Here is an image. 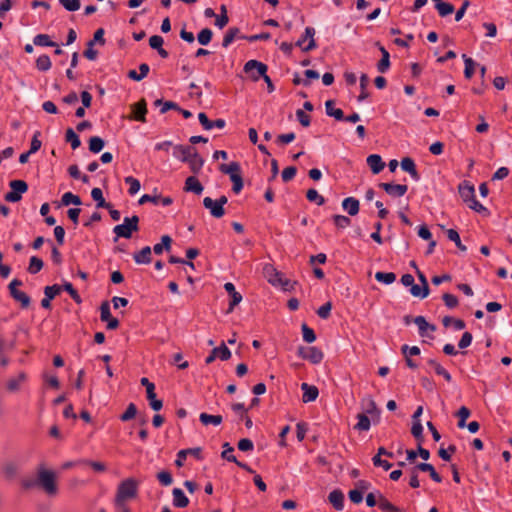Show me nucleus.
Segmentation results:
<instances>
[{
  "mask_svg": "<svg viewBox=\"0 0 512 512\" xmlns=\"http://www.w3.org/2000/svg\"><path fill=\"white\" fill-rule=\"evenodd\" d=\"M55 479L56 474L53 471L40 466L37 471L36 480H24L23 486L29 489L37 485L41 487L48 495H55L58 490Z\"/></svg>",
  "mask_w": 512,
  "mask_h": 512,
  "instance_id": "nucleus-1",
  "label": "nucleus"
},
{
  "mask_svg": "<svg viewBox=\"0 0 512 512\" xmlns=\"http://www.w3.org/2000/svg\"><path fill=\"white\" fill-rule=\"evenodd\" d=\"M267 69L266 64L257 60H249L244 65V71L249 74L250 78L253 81H258L262 77L267 84L268 92L272 93L275 90V86L271 78L267 75Z\"/></svg>",
  "mask_w": 512,
  "mask_h": 512,
  "instance_id": "nucleus-2",
  "label": "nucleus"
},
{
  "mask_svg": "<svg viewBox=\"0 0 512 512\" xmlns=\"http://www.w3.org/2000/svg\"><path fill=\"white\" fill-rule=\"evenodd\" d=\"M138 483L133 478H127L123 480L117 488L114 504L122 505L123 502H127L134 499L137 496Z\"/></svg>",
  "mask_w": 512,
  "mask_h": 512,
  "instance_id": "nucleus-3",
  "label": "nucleus"
},
{
  "mask_svg": "<svg viewBox=\"0 0 512 512\" xmlns=\"http://www.w3.org/2000/svg\"><path fill=\"white\" fill-rule=\"evenodd\" d=\"M139 218L134 215L132 217H125L122 224L116 225L113 228V232L117 238L122 237L129 239L134 231L139 229L138 227Z\"/></svg>",
  "mask_w": 512,
  "mask_h": 512,
  "instance_id": "nucleus-4",
  "label": "nucleus"
},
{
  "mask_svg": "<svg viewBox=\"0 0 512 512\" xmlns=\"http://www.w3.org/2000/svg\"><path fill=\"white\" fill-rule=\"evenodd\" d=\"M418 471H430V477L437 483L442 481L441 476L436 472L434 467L429 463H419L410 470L409 484L412 488H418L420 482L418 480Z\"/></svg>",
  "mask_w": 512,
  "mask_h": 512,
  "instance_id": "nucleus-5",
  "label": "nucleus"
},
{
  "mask_svg": "<svg viewBox=\"0 0 512 512\" xmlns=\"http://www.w3.org/2000/svg\"><path fill=\"white\" fill-rule=\"evenodd\" d=\"M9 186L11 191L5 195V200L12 203L20 201L21 195L28 190V185L23 180H12Z\"/></svg>",
  "mask_w": 512,
  "mask_h": 512,
  "instance_id": "nucleus-6",
  "label": "nucleus"
},
{
  "mask_svg": "<svg viewBox=\"0 0 512 512\" xmlns=\"http://www.w3.org/2000/svg\"><path fill=\"white\" fill-rule=\"evenodd\" d=\"M315 33L316 31L313 27H306L304 34L296 41L295 46L299 47L303 52H308L315 49Z\"/></svg>",
  "mask_w": 512,
  "mask_h": 512,
  "instance_id": "nucleus-7",
  "label": "nucleus"
},
{
  "mask_svg": "<svg viewBox=\"0 0 512 512\" xmlns=\"http://www.w3.org/2000/svg\"><path fill=\"white\" fill-rule=\"evenodd\" d=\"M141 384L146 387L147 399L149 400V405L154 411H159L163 407L162 400L156 398L155 394V386L152 382H150L147 378L141 379Z\"/></svg>",
  "mask_w": 512,
  "mask_h": 512,
  "instance_id": "nucleus-8",
  "label": "nucleus"
},
{
  "mask_svg": "<svg viewBox=\"0 0 512 512\" xmlns=\"http://www.w3.org/2000/svg\"><path fill=\"white\" fill-rule=\"evenodd\" d=\"M299 356L303 359L310 361L312 364H319L323 358V352L315 346L301 347L298 352Z\"/></svg>",
  "mask_w": 512,
  "mask_h": 512,
  "instance_id": "nucleus-9",
  "label": "nucleus"
},
{
  "mask_svg": "<svg viewBox=\"0 0 512 512\" xmlns=\"http://www.w3.org/2000/svg\"><path fill=\"white\" fill-rule=\"evenodd\" d=\"M413 323L418 327V333L421 337L432 338V333L436 331V326L426 321L424 316H416Z\"/></svg>",
  "mask_w": 512,
  "mask_h": 512,
  "instance_id": "nucleus-10",
  "label": "nucleus"
},
{
  "mask_svg": "<svg viewBox=\"0 0 512 512\" xmlns=\"http://www.w3.org/2000/svg\"><path fill=\"white\" fill-rule=\"evenodd\" d=\"M231 357V351L227 346L222 343L219 347L214 348L211 354L205 359L206 364L212 363L216 358L222 361L228 360Z\"/></svg>",
  "mask_w": 512,
  "mask_h": 512,
  "instance_id": "nucleus-11",
  "label": "nucleus"
},
{
  "mask_svg": "<svg viewBox=\"0 0 512 512\" xmlns=\"http://www.w3.org/2000/svg\"><path fill=\"white\" fill-rule=\"evenodd\" d=\"M61 289L62 287L57 284L46 286L44 289L45 297L41 300V306L45 309H49L51 307V300L60 293Z\"/></svg>",
  "mask_w": 512,
  "mask_h": 512,
  "instance_id": "nucleus-12",
  "label": "nucleus"
},
{
  "mask_svg": "<svg viewBox=\"0 0 512 512\" xmlns=\"http://www.w3.org/2000/svg\"><path fill=\"white\" fill-rule=\"evenodd\" d=\"M380 187L392 197H402L408 190L407 185L404 184L381 183Z\"/></svg>",
  "mask_w": 512,
  "mask_h": 512,
  "instance_id": "nucleus-13",
  "label": "nucleus"
},
{
  "mask_svg": "<svg viewBox=\"0 0 512 512\" xmlns=\"http://www.w3.org/2000/svg\"><path fill=\"white\" fill-rule=\"evenodd\" d=\"M203 205L206 209L210 211V214L215 218H221L225 214L224 207H221L220 203H217L210 197H205L203 199Z\"/></svg>",
  "mask_w": 512,
  "mask_h": 512,
  "instance_id": "nucleus-14",
  "label": "nucleus"
},
{
  "mask_svg": "<svg viewBox=\"0 0 512 512\" xmlns=\"http://www.w3.org/2000/svg\"><path fill=\"white\" fill-rule=\"evenodd\" d=\"M147 202H152L156 205L169 206L172 203V199L170 197H161L160 195L144 194L138 200L140 205H143Z\"/></svg>",
  "mask_w": 512,
  "mask_h": 512,
  "instance_id": "nucleus-15",
  "label": "nucleus"
},
{
  "mask_svg": "<svg viewBox=\"0 0 512 512\" xmlns=\"http://www.w3.org/2000/svg\"><path fill=\"white\" fill-rule=\"evenodd\" d=\"M301 390L303 392L302 401L304 403L315 401L319 395V390L316 386L305 382L301 384Z\"/></svg>",
  "mask_w": 512,
  "mask_h": 512,
  "instance_id": "nucleus-16",
  "label": "nucleus"
},
{
  "mask_svg": "<svg viewBox=\"0 0 512 512\" xmlns=\"http://www.w3.org/2000/svg\"><path fill=\"white\" fill-rule=\"evenodd\" d=\"M196 148L193 146L176 145L173 148V156L181 162H187Z\"/></svg>",
  "mask_w": 512,
  "mask_h": 512,
  "instance_id": "nucleus-17",
  "label": "nucleus"
},
{
  "mask_svg": "<svg viewBox=\"0 0 512 512\" xmlns=\"http://www.w3.org/2000/svg\"><path fill=\"white\" fill-rule=\"evenodd\" d=\"M198 119H199V122L201 123V125L206 130H211L213 128L222 129L226 125V122L224 119H217L215 121L209 120L207 115L203 112L198 114Z\"/></svg>",
  "mask_w": 512,
  "mask_h": 512,
  "instance_id": "nucleus-18",
  "label": "nucleus"
},
{
  "mask_svg": "<svg viewBox=\"0 0 512 512\" xmlns=\"http://www.w3.org/2000/svg\"><path fill=\"white\" fill-rule=\"evenodd\" d=\"M193 455L194 457L200 459L201 458V448H189V449H183L180 450L177 453V458L175 460V465L177 467H182L184 465V461L186 459L187 455Z\"/></svg>",
  "mask_w": 512,
  "mask_h": 512,
  "instance_id": "nucleus-19",
  "label": "nucleus"
},
{
  "mask_svg": "<svg viewBox=\"0 0 512 512\" xmlns=\"http://www.w3.org/2000/svg\"><path fill=\"white\" fill-rule=\"evenodd\" d=\"M342 208L345 210L350 216H355L359 212L360 203L354 197H347L342 201Z\"/></svg>",
  "mask_w": 512,
  "mask_h": 512,
  "instance_id": "nucleus-20",
  "label": "nucleus"
},
{
  "mask_svg": "<svg viewBox=\"0 0 512 512\" xmlns=\"http://www.w3.org/2000/svg\"><path fill=\"white\" fill-rule=\"evenodd\" d=\"M328 500L331 505L337 510L342 511L344 508V494L336 489L329 493Z\"/></svg>",
  "mask_w": 512,
  "mask_h": 512,
  "instance_id": "nucleus-21",
  "label": "nucleus"
},
{
  "mask_svg": "<svg viewBox=\"0 0 512 512\" xmlns=\"http://www.w3.org/2000/svg\"><path fill=\"white\" fill-rule=\"evenodd\" d=\"M367 164L374 174L380 173L385 166V163L382 161L381 156L378 154L369 155L367 157Z\"/></svg>",
  "mask_w": 512,
  "mask_h": 512,
  "instance_id": "nucleus-22",
  "label": "nucleus"
},
{
  "mask_svg": "<svg viewBox=\"0 0 512 512\" xmlns=\"http://www.w3.org/2000/svg\"><path fill=\"white\" fill-rule=\"evenodd\" d=\"M191 171L195 174L199 173L204 165V159L199 155L197 150H194V153L189 157V159L186 162Z\"/></svg>",
  "mask_w": 512,
  "mask_h": 512,
  "instance_id": "nucleus-23",
  "label": "nucleus"
},
{
  "mask_svg": "<svg viewBox=\"0 0 512 512\" xmlns=\"http://www.w3.org/2000/svg\"><path fill=\"white\" fill-rule=\"evenodd\" d=\"M401 168L410 174V176L415 180V181H418L420 179V176L416 170V166H415V163L414 161L409 158V157H405L402 159L401 161Z\"/></svg>",
  "mask_w": 512,
  "mask_h": 512,
  "instance_id": "nucleus-24",
  "label": "nucleus"
},
{
  "mask_svg": "<svg viewBox=\"0 0 512 512\" xmlns=\"http://www.w3.org/2000/svg\"><path fill=\"white\" fill-rule=\"evenodd\" d=\"M173 505L178 508H184L189 504V499L180 488H174L172 491Z\"/></svg>",
  "mask_w": 512,
  "mask_h": 512,
  "instance_id": "nucleus-25",
  "label": "nucleus"
},
{
  "mask_svg": "<svg viewBox=\"0 0 512 512\" xmlns=\"http://www.w3.org/2000/svg\"><path fill=\"white\" fill-rule=\"evenodd\" d=\"M185 190L200 195L203 192V186L194 176H190L185 181Z\"/></svg>",
  "mask_w": 512,
  "mask_h": 512,
  "instance_id": "nucleus-26",
  "label": "nucleus"
},
{
  "mask_svg": "<svg viewBox=\"0 0 512 512\" xmlns=\"http://www.w3.org/2000/svg\"><path fill=\"white\" fill-rule=\"evenodd\" d=\"M133 259L137 264H149L151 262V248L149 246L143 247L133 255Z\"/></svg>",
  "mask_w": 512,
  "mask_h": 512,
  "instance_id": "nucleus-27",
  "label": "nucleus"
},
{
  "mask_svg": "<svg viewBox=\"0 0 512 512\" xmlns=\"http://www.w3.org/2000/svg\"><path fill=\"white\" fill-rule=\"evenodd\" d=\"M133 117L137 121L145 122V115L147 113L146 103L144 100L139 101L138 103L132 106Z\"/></svg>",
  "mask_w": 512,
  "mask_h": 512,
  "instance_id": "nucleus-28",
  "label": "nucleus"
},
{
  "mask_svg": "<svg viewBox=\"0 0 512 512\" xmlns=\"http://www.w3.org/2000/svg\"><path fill=\"white\" fill-rule=\"evenodd\" d=\"M326 114L330 117H334L338 121L344 120V113L341 109L334 107V102L328 100L325 103Z\"/></svg>",
  "mask_w": 512,
  "mask_h": 512,
  "instance_id": "nucleus-29",
  "label": "nucleus"
},
{
  "mask_svg": "<svg viewBox=\"0 0 512 512\" xmlns=\"http://www.w3.org/2000/svg\"><path fill=\"white\" fill-rule=\"evenodd\" d=\"M149 70H150L149 65L146 63H142L139 66L140 73H137L135 70H130L128 72V77L134 81L139 82L148 75Z\"/></svg>",
  "mask_w": 512,
  "mask_h": 512,
  "instance_id": "nucleus-30",
  "label": "nucleus"
},
{
  "mask_svg": "<svg viewBox=\"0 0 512 512\" xmlns=\"http://www.w3.org/2000/svg\"><path fill=\"white\" fill-rule=\"evenodd\" d=\"M199 420L203 425H214L218 426L222 423V416L221 415H211L207 413H201L199 416Z\"/></svg>",
  "mask_w": 512,
  "mask_h": 512,
  "instance_id": "nucleus-31",
  "label": "nucleus"
},
{
  "mask_svg": "<svg viewBox=\"0 0 512 512\" xmlns=\"http://www.w3.org/2000/svg\"><path fill=\"white\" fill-rule=\"evenodd\" d=\"M380 51L382 58L377 64V69L380 73H385L390 67V55L389 52L382 46L380 47Z\"/></svg>",
  "mask_w": 512,
  "mask_h": 512,
  "instance_id": "nucleus-32",
  "label": "nucleus"
},
{
  "mask_svg": "<svg viewBox=\"0 0 512 512\" xmlns=\"http://www.w3.org/2000/svg\"><path fill=\"white\" fill-rule=\"evenodd\" d=\"M91 197L94 201H96L97 208H110V204L105 201L102 190L100 188H93L91 191Z\"/></svg>",
  "mask_w": 512,
  "mask_h": 512,
  "instance_id": "nucleus-33",
  "label": "nucleus"
},
{
  "mask_svg": "<svg viewBox=\"0 0 512 512\" xmlns=\"http://www.w3.org/2000/svg\"><path fill=\"white\" fill-rule=\"evenodd\" d=\"M428 364L431 365L435 371V373L439 376H442L446 381H451V374L436 360L429 359Z\"/></svg>",
  "mask_w": 512,
  "mask_h": 512,
  "instance_id": "nucleus-34",
  "label": "nucleus"
},
{
  "mask_svg": "<svg viewBox=\"0 0 512 512\" xmlns=\"http://www.w3.org/2000/svg\"><path fill=\"white\" fill-rule=\"evenodd\" d=\"M172 239L168 235H164L161 238V243H157L153 247V251L155 254L160 255L164 250H170Z\"/></svg>",
  "mask_w": 512,
  "mask_h": 512,
  "instance_id": "nucleus-35",
  "label": "nucleus"
},
{
  "mask_svg": "<svg viewBox=\"0 0 512 512\" xmlns=\"http://www.w3.org/2000/svg\"><path fill=\"white\" fill-rule=\"evenodd\" d=\"M459 193L463 201L467 204L475 197V190L471 185H460Z\"/></svg>",
  "mask_w": 512,
  "mask_h": 512,
  "instance_id": "nucleus-36",
  "label": "nucleus"
},
{
  "mask_svg": "<svg viewBox=\"0 0 512 512\" xmlns=\"http://www.w3.org/2000/svg\"><path fill=\"white\" fill-rule=\"evenodd\" d=\"M379 508L384 512H400V509L389 502L382 494L378 495Z\"/></svg>",
  "mask_w": 512,
  "mask_h": 512,
  "instance_id": "nucleus-37",
  "label": "nucleus"
},
{
  "mask_svg": "<svg viewBox=\"0 0 512 512\" xmlns=\"http://www.w3.org/2000/svg\"><path fill=\"white\" fill-rule=\"evenodd\" d=\"M33 44L41 47H54L56 43L47 34H38L33 38Z\"/></svg>",
  "mask_w": 512,
  "mask_h": 512,
  "instance_id": "nucleus-38",
  "label": "nucleus"
},
{
  "mask_svg": "<svg viewBox=\"0 0 512 512\" xmlns=\"http://www.w3.org/2000/svg\"><path fill=\"white\" fill-rule=\"evenodd\" d=\"M462 58L465 64L464 75L467 79H470L474 74V70L477 64L472 58L465 54L462 55Z\"/></svg>",
  "mask_w": 512,
  "mask_h": 512,
  "instance_id": "nucleus-39",
  "label": "nucleus"
},
{
  "mask_svg": "<svg viewBox=\"0 0 512 512\" xmlns=\"http://www.w3.org/2000/svg\"><path fill=\"white\" fill-rule=\"evenodd\" d=\"M409 292L414 297H418L420 299H424V298H426L429 295V287H423L422 285L420 286V285H417V284L414 283L410 287Z\"/></svg>",
  "mask_w": 512,
  "mask_h": 512,
  "instance_id": "nucleus-40",
  "label": "nucleus"
},
{
  "mask_svg": "<svg viewBox=\"0 0 512 512\" xmlns=\"http://www.w3.org/2000/svg\"><path fill=\"white\" fill-rule=\"evenodd\" d=\"M375 279L378 282L390 285L396 280V275L393 272H376Z\"/></svg>",
  "mask_w": 512,
  "mask_h": 512,
  "instance_id": "nucleus-41",
  "label": "nucleus"
},
{
  "mask_svg": "<svg viewBox=\"0 0 512 512\" xmlns=\"http://www.w3.org/2000/svg\"><path fill=\"white\" fill-rule=\"evenodd\" d=\"M65 139L71 144L72 149H77L81 145L79 136L75 133L72 128H68L66 131Z\"/></svg>",
  "mask_w": 512,
  "mask_h": 512,
  "instance_id": "nucleus-42",
  "label": "nucleus"
},
{
  "mask_svg": "<svg viewBox=\"0 0 512 512\" xmlns=\"http://www.w3.org/2000/svg\"><path fill=\"white\" fill-rule=\"evenodd\" d=\"M213 37V32L209 28L202 29L197 35V41L199 44L206 46L208 45Z\"/></svg>",
  "mask_w": 512,
  "mask_h": 512,
  "instance_id": "nucleus-43",
  "label": "nucleus"
},
{
  "mask_svg": "<svg viewBox=\"0 0 512 512\" xmlns=\"http://www.w3.org/2000/svg\"><path fill=\"white\" fill-rule=\"evenodd\" d=\"M52 66L51 60L48 55H40L36 60V67L39 71L46 72Z\"/></svg>",
  "mask_w": 512,
  "mask_h": 512,
  "instance_id": "nucleus-44",
  "label": "nucleus"
},
{
  "mask_svg": "<svg viewBox=\"0 0 512 512\" xmlns=\"http://www.w3.org/2000/svg\"><path fill=\"white\" fill-rule=\"evenodd\" d=\"M105 142L98 136H93L89 140V150L92 153H99L104 148Z\"/></svg>",
  "mask_w": 512,
  "mask_h": 512,
  "instance_id": "nucleus-45",
  "label": "nucleus"
},
{
  "mask_svg": "<svg viewBox=\"0 0 512 512\" xmlns=\"http://www.w3.org/2000/svg\"><path fill=\"white\" fill-rule=\"evenodd\" d=\"M239 32L240 30L238 28H229L224 35L222 46L224 48L229 47L231 43L235 40V38L238 36Z\"/></svg>",
  "mask_w": 512,
  "mask_h": 512,
  "instance_id": "nucleus-46",
  "label": "nucleus"
},
{
  "mask_svg": "<svg viewBox=\"0 0 512 512\" xmlns=\"http://www.w3.org/2000/svg\"><path fill=\"white\" fill-rule=\"evenodd\" d=\"M220 171L224 174H228L232 176L233 174H237L241 172L240 165L237 162H231L230 164H222L220 165Z\"/></svg>",
  "mask_w": 512,
  "mask_h": 512,
  "instance_id": "nucleus-47",
  "label": "nucleus"
},
{
  "mask_svg": "<svg viewBox=\"0 0 512 512\" xmlns=\"http://www.w3.org/2000/svg\"><path fill=\"white\" fill-rule=\"evenodd\" d=\"M61 201H62V204L65 205V206H68V205H71V204L78 206V205L81 204L80 197L77 196V195H74L71 192L64 193L63 196H62Z\"/></svg>",
  "mask_w": 512,
  "mask_h": 512,
  "instance_id": "nucleus-48",
  "label": "nucleus"
},
{
  "mask_svg": "<svg viewBox=\"0 0 512 512\" xmlns=\"http://www.w3.org/2000/svg\"><path fill=\"white\" fill-rule=\"evenodd\" d=\"M447 237L450 241L454 242L455 245L461 250L466 251L467 248L462 244L459 233L454 229L447 230Z\"/></svg>",
  "mask_w": 512,
  "mask_h": 512,
  "instance_id": "nucleus-49",
  "label": "nucleus"
},
{
  "mask_svg": "<svg viewBox=\"0 0 512 512\" xmlns=\"http://www.w3.org/2000/svg\"><path fill=\"white\" fill-rule=\"evenodd\" d=\"M358 422L355 425V429L359 431H368L371 426L370 419L365 414H359L357 416Z\"/></svg>",
  "mask_w": 512,
  "mask_h": 512,
  "instance_id": "nucleus-50",
  "label": "nucleus"
},
{
  "mask_svg": "<svg viewBox=\"0 0 512 512\" xmlns=\"http://www.w3.org/2000/svg\"><path fill=\"white\" fill-rule=\"evenodd\" d=\"M306 197L310 202H315L317 205L321 206L325 203V199L321 196L316 189H309L306 193Z\"/></svg>",
  "mask_w": 512,
  "mask_h": 512,
  "instance_id": "nucleus-51",
  "label": "nucleus"
},
{
  "mask_svg": "<svg viewBox=\"0 0 512 512\" xmlns=\"http://www.w3.org/2000/svg\"><path fill=\"white\" fill-rule=\"evenodd\" d=\"M436 9L441 17H445L454 12V6L447 2L437 3Z\"/></svg>",
  "mask_w": 512,
  "mask_h": 512,
  "instance_id": "nucleus-52",
  "label": "nucleus"
},
{
  "mask_svg": "<svg viewBox=\"0 0 512 512\" xmlns=\"http://www.w3.org/2000/svg\"><path fill=\"white\" fill-rule=\"evenodd\" d=\"M42 268H43V261L40 258L36 257V256H32L30 258L29 267H28L29 273L36 274Z\"/></svg>",
  "mask_w": 512,
  "mask_h": 512,
  "instance_id": "nucleus-53",
  "label": "nucleus"
},
{
  "mask_svg": "<svg viewBox=\"0 0 512 512\" xmlns=\"http://www.w3.org/2000/svg\"><path fill=\"white\" fill-rule=\"evenodd\" d=\"M125 182L129 185L128 192L130 195H135L139 192V190L141 188L139 180H137L136 178H134L132 176H127L125 178Z\"/></svg>",
  "mask_w": 512,
  "mask_h": 512,
  "instance_id": "nucleus-54",
  "label": "nucleus"
},
{
  "mask_svg": "<svg viewBox=\"0 0 512 512\" xmlns=\"http://www.w3.org/2000/svg\"><path fill=\"white\" fill-rule=\"evenodd\" d=\"M12 298L19 302L23 308H27L30 305V297L23 291L13 292Z\"/></svg>",
  "mask_w": 512,
  "mask_h": 512,
  "instance_id": "nucleus-55",
  "label": "nucleus"
},
{
  "mask_svg": "<svg viewBox=\"0 0 512 512\" xmlns=\"http://www.w3.org/2000/svg\"><path fill=\"white\" fill-rule=\"evenodd\" d=\"M154 104H155V106H161L160 112L162 114L166 113L170 109H175V110L179 109L178 105L176 103L172 102V101H165L164 102L161 99H157L154 102Z\"/></svg>",
  "mask_w": 512,
  "mask_h": 512,
  "instance_id": "nucleus-56",
  "label": "nucleus"
},
{
  "mask_svg": "<svg viewBox=\"0 0 512 512\" xmlns=\"http://www.w3.org/2000/svg\"><path fill=\"white\" fill-rule=\"evenodd\" d=\"M59 3L69 12H74L80 9V0H59Z\"/></svg>",
  "mask_w": 512,
  "mask_h": 512,
  "instance_id": "nucleus-57",
  "label": "nucleus"
},
{
  "mask_svg": "<svg viewBox=\"0 0 512 512\" xmlns=\"http://www.w3.org/2000/svg\"><path fill=\"white\" fill-rule=\"evenodd\" d=\"M368 81H369V78H368V76L366 74H362L360 76V89H361V93L358 96V101L359 102H362L363 100H365L368 97V93L366 91V86L368 84Z\"/></svg>",
  "mask_w": 512,
  "mask_h": 512,
  "instance_id": "nucleus-58",
  "label": "nucleus"
},
{
  "mask_svg": "<svg viewBox=\"0 0 512 512\" xmlns=\"http://www.w3.org/2000/svg\"><path fill=\"white\" fill-rule=\"evenodd\" d=\"M26 379L25 373H20L16 378L10 379L8 381L7 387L11 391L18 390L20 384Z\"/></svg>",
  "mask_w": 512,
  "mask_h": 512,
  "instance_id": "nucleus-59",
  "label": "nucleus"
},
{
  "mask_svg": "<svg viewBox=\"0 0 512 512\" xmlns=\"http://www.w3.org/2000/svg\"><path fill=\"white\" fill-rule=\"evenodd\" d=\"M333 222L340 229H344L351 224L350 218L344 215H334Z\"/></svg>",
  "mask_w": 512,
  "mask_h": 512,
  "instance_id": "nucleus-60",
  "label": "nucleus"
},
{
  "mask_svg": "<svg viewBox=\"0 0 512 512\" xmlns=\"http://www.w3.org/2000/svg\"><path fill=\"white\" fill-rule=\"evenodd\" d=\"M302 336L303 340L307 343H313L316 340L315 332L306 324L302 325Z\"/></svg>",
  "mask_w": 512,
  "mask_h": 512,
  "instance_id": "nucleus-61",
  "label": "nucleus"
},
{
  "mask_svg": "<svg viewBox=\"0 0 512 512\" xmlns=\"http://www.w3.org/2000/svg\"><path fill=\"white\" fill-rule=\"evenodd\" d=\"M401 351L406 358L420 354V348L418 346H409L407 344L401 347Z\"/></svg>",
  "mask_w": 512,
  "mask_h": 512,
  "instance_id": "nucleus-62",
  "label": "nucleus"
},
{
  "mask_svg": "<svg viewBox=\"0 0 512 512\" xmlns=\"http://www.w3.org/2000/svg\"><path fill=\"white\" fill-rule=\"evenodd\" d=\"M137 413V408L133 403H130L126 409V411L121 415L120 419L122 421H129L135 417Z\"/></svg>",
  "mask_w": 512,
  "mask_h": 512,
  "instance_id": "nucleus-63",
  "label": "nucleus"
},
{
  "mask_svg": "<svg viewBox=\"0 0 512 512\" xmlns=\"http://www.w3.org/2000/svg\"><path fill=\"white\" fill-rule=\"evenodd\" d=\"M157 479L163 486H169L173 482L172 475L168 471L159 472L157 474Z\"/></svg>",
  "mask_w": 512,
  "mask_h": 512,
  "instance_id": "nucleus-64",
  "label": "nucleus"
}]
</instances>
